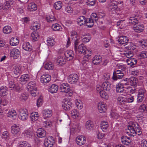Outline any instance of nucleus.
Wrapping results in <instances>:
<instances>
[{
	"instance_id": "8fccbe9b",
	"label": "nucleus",
	"mask_w": 147,
	"mask_h": 147,
	"mask_svg": "<svg viewBox=\"0 0 147 147\" xmlns=\"http://www.w3.org/2000/svg\"><path fill=\"white\" fill-rule=\"evenodd\" d=\"M144 93L142 92H140L138 95L137 98V101L138 102H141L144 97Z\"/></svg>"
},
{
	"instance_id": "7ed1b4c3",
	"label": "nucleus",
	"mask_w": 147,
	"mask_h": 147,
	"mask_svg": "<svg viewBox=\"0 0 147 147\" xmlns=\"http://www.w3.org/2000/svg\"><path fill=\"white\" fill-rule=\"evenodd\" d=\"M124 74L123 71L117 70L113 72L112 79L114 80H116L118 79L122 78Z\"/></svg>"
},
{
	"instance_id": "ea45409f",
	"label": "nucleus",
	"mask_w": 147,
	"mask_h": 147,
	"mask_svg": "<svg viewBox=\"0 0 147 147\" xmlns=\"http://www.w3.org/2000/svg\"><path fill=\"white\" fill-rule=\"evenodd\" d=\"M90 56L91 55L88 54L85 55L83 57V60L82 62V64L84 65L85 64H87L88 62L89 58Z\"/></svg>"
},
{
	"instance_id": "3c124183",
	"label": "nucleus",
	"mask_w": 147,
	"mask_h": 147,
	"mask_svg": "<svg viewBox=\"0 0 147 147\" xmlns=\"http://www.w3.org/2000/svg\"><path fill=\"white\" fill-rule=\"evenodd\" d=\"M86 25L88 27H91L94 24L93 19H86Z\"/></svg>"
},
{
	"instance_id": "f8f14e48",
	"label": "nucleus",
	"mask_w": 147,
	"mask_h": 147,
	"mask_svg": "<svg viewBox=\"0 0 147 147\" xmlns=\"http://www.w3.org/2000/svg\"><path fill=\"white\" fill-rule=\"evenodd\" d=\"M20 129L19 126L15 125L11 127V132L16 137L18 136L19 135V131Z\"/></svg>"
},
{
	"instance_id": "393cba45",
	"label": "nucleus",
	"mask_w": 147,
	"mask_h": 147,
	"mask_svg": "<svg viewBox=\"0 0 147 147\" xmlns=\"http://www.w3.org/2000/svg\"><path fill=\"white\" fill-rule=\"evenodd\" d=\"M101 57L100 56H95L92 60V63L95 65H97L101 61Z\"/></svg>"
},
{
	"instance_id": "37998d69",
	"label": "nucleus",
	"mask_w": 147,
	"mask_h": 147,
	"mask_svg": "<svg viewBox=\"0 0 147 147\" xmlns=\"http://www.w3.org/2000/svg\"><path fill=\"white\" fill-rule=\"evenodd\" d=\"M53 67V65L51 62L46 63L45 65V68L48 70H52Z\"/></svg>"
},
{
	"instance_id": "e433bc0d",
	"label": "nucleus",
	"mask_w": 147,
	"mask_h": 147,
	"mask_svg": "<svg viewBox=\"0 0 147 147\" xmlns=\"http://www.w3.org/2000/svg\"><path fill=\"white\" fill-rule=\"evenodd\" d=\"M20 53L19 50L16 48H14L11 51V54L12 55L13 57H17V55H19Z\"/></svg>"
},
{
	"instance_id": "412c9836",
	"label": "nucleus",
	"mask_w": 147,
	"mask_h": 147,
	"mask_svg": "<svg viewBox=\"0 0 147 147\" xmlns=\"http://www.w3.org/2000/svg\"><path fill=\"white\" fill-rule=\"evenodd\" d=\"M100 126L103 132H106L109 126L108 123L106 121H102Z\"/></svg>"
},
{
	"instance_id": "5fc2aeb1",
	"label": "nucleus",
	"mask_w": 147,
	"mask_h": 147,
	"mask_svg": "<svg viewBox=\"0 0 147 147\" xmlns=\"http://www.w3.org/2000/svg\"><path fill=\"white\" fill-rule=\"evenodd\" d=\"M129 22L131 24L135 26L138 24V21L137 19H129Z\"/></svg>"
},
{
	"instance_id": "a211bd4d",
	"label": "nucleus",
	"mask_w": 147,
	"mask_h": 147,
	"mask_svg": "<svg viewBox=\"0 0 147 147\" xmlns=\"http://www.w3.org/2000/svg\"><path fill=\"white\" fill-rule=\"evenodd\" d=\"M144 26L142 24H137L136 26L134 27L135 31L137 32H140L144 30Z\"/></svg>"
},
{
	"instance_id": "f3484780",
	"label": "nucleus",
	"mask_w": 147,
	"mask_h": 147,
	"mask_svg": "<svg viewBox=\"0 0 147 147\" xmlns=\"http://www.w3.org/2000/svg\"><path fill=\"white\" fill-rule=\"evenodd\" d=\"M38 137L42 138L45 137L46 135V133L45 131L42 128H39L37 131Z\"/></svg>"
},
{
	"instance_id": "7c9ffc66",
	"label": "nucleus",
	"mask_w": 147,
	"mask_h": 147,
	"mask_svg": "<svg viewBox=\"0 0 147 147\" xmlns=\"http://www.w3.org/2000/svg\"><path fill=\"white\" fill-rule=\"evenodd\" d=\"M28 9L30 11H35L37 9L36 5L33 2L29 4Z\"/></svg>"
},
{
	"instance_id": "f704fd0d",
	"label": "nucleus",
	"mask_w": 147,
	"mask_h": 147,
	"mask_svg": "<svg viewBox=\"0 0 147 147\" xmlns=\"http://www.w3.org/2000/svg\"><path fill=\"white\" fill-rule=\"evenodd\" d=\"M11 27L9 26H6L3 28V31L4 33L6 34L10 33L12 32Z\"/></svg>"
},
{
	"instance_id": "4d7b16f0",
	"label": "nucleus",
	"mask_w": 147,
	"mask_h": 147,
	"mask_svg": "<svg viewBox=\"0 0 147 147\" xmlns=\"http://www.w3.org/2000/svg\"><path fill=\"white\" fill-rule=\"evenodd\" d=\"M139 109L142 112H146L147 111L146 106L145 104L141 105L139 107Z\"/></svg>"
},
{
	"instance_id": "473e14b6",
	"label": "nucleus",
	"mask_w": 147,
	"mask_h": 147,
	"mask_svg": "<svg viewBox=\"0 0 147 147\" xmlns=\"http://www.w3.org/2000/svg\"><path fill=\"white\" fill-rule=\"evenodd\" d=\"M19 43V40L16 37L11 38L10 40V44L13 46L17 45Z\"/></svg>"
},
{
	"instance_id": "dca6fc26",
	"label": "nucleus",
	"mask_w": 147,
	"mask_h": 147,
	"mask_svg": "<svg viewBox=\"0 0 147 147\" xmlns=\"http://www.w3.org/2000/svg\"><path fill=\"white\" fill-rule=\"evenodd\" d=\"M101 87L104 90L109 91L111 88V85L109 82L106 81L102 83Z\"/></svg>"
},
{
	"instance_id": "f257e3e1",
	"label": "nucleus",
	"mask_w": 147,
	"mask_h": 147,
	"mask_svg": "<svg viewBox=\"0 0 147 147\" xmlns=\"http://www.w3.org/2000/svg\"><path fill=\"white\" fill-rule=\"evenodd\" d=\"M18 112L22 120H25L28 118V112L26 109H20L18 110Z\"/></svg>"
},
{
	"instance_id": "c756f323",
	"label": "nucleus",
	"mask_w": 147,
	"mask_h": 147,
	"mask_svg": "<svg viewBox=\"0 0 147 147\" xmlns=\"http://www.w3.org/2000/svg\"><path fill=\"white\" fill-rule=\"evenodd\" d=\"M7 87L2 86L0 88V95L2 96H5L6 95L7 92Z\"/></svg>"
},
{
	"instance_id": "c9c22d12",
	"label": "nucleus",
	"mask_w": 147,
	"mask_h": 147,
	"mask_svg": "<svg viewBox=\"0 0 147 147\" xmlns=\"http://www.w3.org/2000/svg\"><path fill=\"white\" fill-rule=\"evenodd\" d=\"M16 84L14 81L12 80L9 79L7 83V88H12L14 90V87L15 86Z\"/></svg>"
},
{
	"instance_id": "6e6552de",
	"label": "nucleus",
	"mask_w": 147,
	"mask_h": 147,
	"mask_svg": "<svg viewBox=\"0 0 147 147\" xmlns=\"http://www.w3.org/2000/svg\"><path fill=\"white\" fill-rule=\"evenodd\" d=\"M108 3L110 9L112 11H115L118 8L117 1L115 0H109Z\"/></svg>"
},
{
	"instance_id": "423d86ee",
	"label": "nucleus",
	"mask_w": 147,
	"mask_h": 147,
	"mask_svg": "<svg viewBox=\"0 0 147 147\" xmlns=\"http://www.w3.org/2000/svg\"><path fill=\"white\" fill-rule=\"evenodd\" d=\"M27 88L30 91H36L37 90V88L35 82L34 81L30 82L27 85Z\"/></svg>"
},
{
	"instance_id": "e2e57ef3",
	"label": "nucleus",
	"mask_w": 147,
	"mask_h": 147,
	"mask_svg": "<svg viewBox=\"0 0 147 147\" xmlns=\"http://www.w3.org/2000/svg\"><path fill=\"white\" fill-rule=\"evenodd\" d=\"M10 2H6L4 3V6H3V8L4 9H5L6 10L8 9L10 7Z\"/></svg>"
},
{
	"instance_id": "72a5a7b5",
	"label": "nucleus",
	"mask_w": 147,
	"mask_h": 147,
	"mask_svg": "<svg viewBox=\"0 0 147 147\" xmlns=\"http://www.w3.org/2000/svg\"><path fill=\"white\" fill-rule=\"evenodd\" d=\"M98 109L100 113L105 112L107 110L106 107L104 104H100L98 106Z\"/></svg>"
},
{
	"instance_id": "a18cd8bd",
	"label": "nucleus",
	"mask_w": 147,
	"mask_h": 147,
	"mask_svg": "<svg viewBox=\"0 0 147 147\" xmlns=\"http://www.w3.org/2000/svg\"><path fill=\"white\" fill-rule=\"evenodd\" d=\"M137 60L134 58H130L128 59L127 62L129 64H130L131 66L136 65L137 62Z\"/></svg>"
},
{
	"instance_id": "052dcab7",
	"label": "nucleus",
	"mask_w": 147,
	"mask_h": 147,
	"mask_svg": "<svg viewBox=\"0 0 147 147\" xmlns=\"http://www.w3.org/2000/svg\"><path fill=\"white\" fill-rule=\"evenodd\" d=\"M86 3L87 5L90 6H94L96 3V0H87Z\"/></svg>"
},
{
	"instance_id": "f03ea898",
	"label": "nucleus",
	"mask_w": 147,
	"mask_h": 147,
	"mask_svg": "<svg viewBox=\"0 0 147 147\" xmlns=\"http://www.w3.org/2000/svg\"><path fill=\"white\" fill-rule=\"evenodd\" d=\"M72 104L71 102L66 99H63L62 102V106L63 109L65 111H69L72 108Z\"/></svg>"
},
{
	"instance_id": "bb28decb",
	"label": "nucleus",
	"mask_w": 147,
	"mask_h": 147,
	"mask_svg": "<svg viewBox=\"0 0 147 147\" xmlns=\"http://www.w3.org/2000/svg\"><path fill=\"white\" fill-rule=\"evenodd\" d=\"M42 113L43 116L44 117V119H45L47 117L48 118L49 117H50L52 115V111L49 110V109L43 111Z\"/></svg>"
},
{
	"instance_id": "39448f33",
	"label": "nucleus",
	"mask_w": 147,
	"mask_h": 147,
	"mask_svg": "<svg viewBox=\"0 0 147 147\" xmlns=\"http://www.w3.org/2000/svg\"><path fill=\"white\" fill-rule=\"evenodd\" d=\"M78 75L75 74H71L68 78V82L71 84H75L78 81Z\"/></svg>"
},
{
	"instance_id": "864d4df0",
	"label": "nucleus",
	"mask_w": 147,
	"mask_h": 147,
	"mask_svg": "<svg viewBox=\"0 0 147 147\" xmlns=\"http://www.w3.org/2000/svg\"><path fill=\"white\" fill-rule=\"evenodd\" d=\"M47 41L48 46H52L55 44V41L50 38H48Z\"/></svg>"
},
{
	"instance_id": "79ce46f5",
	"label": "nucleus",
	"mask_w": 147,
	"mask_h": 147,
	"mask_svg": "<svg viewBox=\"0 0 147 147\" xmlns=\"http://www.w3.org/2000/svg\"><path fill=\"white\" fill-rule=\"evenodd\" d=\"M93 126V122L90 120H88L86 121V127L87 129L89 130L92 128Z\"/></svg>"
},
{
	"instance_id": "4c0bfd02",
	"label": "nucleus",
	"mask_w": 147,
	"mask_h": 147,
	"mask_svg": "<svg viewBox=\"0 0 147 147\" xmlns=\"http://www.w3.org/2000/svg\"><path fill=\"white\" fill-rule=\"evenodd\" d=\"M118 103L120 105H123L127 103L126 98L122 97H119L117 98Z\"/></svg>"
},
{
	"instance_id": "13d9d810",
	"label": "nucleus",
	"mask_w": 147,
	"mask_h": 147,
	"mask_svg": "<svg viewBox=\"0 0 147 147\" xmlns=\"http://www.w3.org/2000/svg\"><path fill=\"white\" fill-rule=\"evenodd\" d=\"M24 134V136L28 138H31L33 134L32 131L28 130H26L25 131Z\"/></svg>"
},
{
	"instance_id": "5701e85b",
	"label": "nucleus",
	"mask_w": 147,
	"mask_h": 147,
	"mask_svg": "<svg viewBox=\"0 0 147 147\" xmlns=\"http://www.w3.org/2000/svg\"><path fill=\"white\" fill-rule=\"evenodd\" d=\"M131 86H136L138 82V80L136 78L131 76L130 78V82Z\"/></svg>"
},
{
	"instance_id": "6e6d98bb",
	"label": "nucleus",
	"mask_w": 147,
	"mask_h": 147,
	"mask_svg": "<svg viewBox=\"0 0 147 147\" xmlns=\"http://www.w3.org/2000/svg\"><path fill=\"white\" fill-rule=\"evenodd\" d=\"M91 36L90 35L85 36L82 39V41L84 43H86L88 42L90 40Z\"/></svg>"
},
{
	"instance_id": "0eeeda50",
	"label": "nucleus",
	"mask_w": 147,
	"mask_h": 147,
	"mask_svg": "<svg viewBox=\"0 0 147 147\" xmlns=\"http://www.w3.org/2000/svg\"><path fill=\"white\" fill-rule=\"evenodd\" d=\"M77 51H78L80 53L84 54V55L85 54H87L88 52H89V51L87 50L86 47L84 46V45L83 44H82L79 45L77 50L76 51V52Z\"/></svg>"
},
{
	"instance_id": "603ef678",
	"label": "nucleus",
	"mask_w": 147,
	"mask_h": 147,
	"mask_svg": "<svg viewBox=\"0 0 147 147\" xmlns=\"http://www.w3.org/2000/svg\"><path fill=\"white\" fill-rule=\"evenodd\" d=\"M71 115L73 117V118H76L79 115V113L77 110L76 109H74L71 113Z\"/></svg>"
},
{
	"instance_id": "4be33fe9",
	"label": "nucleus",
	"mask_w": 147,
	"mask_h": 147,
	"mask_svg": "<svg viewBox=\"0 0 147 147\" xmlns=\"http://www.w3.org/2000/svg\"><path fill=\"white\" fill-rule=\"evenodd\" d=\"M58 86L55 84H53L49 88V91L51 93H53L57 92L58 90Z\"/></svg>"
},
{
	"instance_id": "ddd939ff",
	"label": "nucleus",
	"mask_w": 147,
	"mask_h": 147,
	"mask_svg": "<svg viewBox=\"0 0 147 147\" xmlns=\"http://www.w3.org/2000/svg\"><path fill=\"white\" fill-rule=\"evenodd\" d=\"M76 139L77 144L79 145H83L86 142V138L82 136L77 137Z\"/></svg>"
},
{
	"instance_id": "1a4fd4ad",
	"label": "nucleus",
	"mask_w": 147,
	"mask_h": 147,
	"mask_svg": "<svg viewBox=\"0 0 147 147\" xmlns=\"http://www.w3.org/2000/svg\"><path fill=\"white\" fill-rule=\"evenodd\" d=\"M51 80V77L48 74H43L41 77L40 81L43 83L49 82Z\"/></svg>"
},
{
	"instance_id": "cd10ccee",
	"label": "nucleus",
	"mask_w": 147,
	"mask_h": 147,
	"mask_svg": "<svg viewBox=\"0 0 147 147\" xmlns=\"http://www.w3.org/2000/svg\"><path fill=\"white\" fill-rule=\"evenodd\" d=\"M30 78L28 74H26L22 75L20 78V81L26 83L29 81Z\"/></svg>"
},
{
	"instance_id": "bf43d9fd",
	"label": "nucleus",
	"mask_w": 147,
	"mask_h": 147,
	"mask_svg": "<svg viewBox=\"0 0 147 147\" xmlns=\"http://www.w3.org/2000/svg\"><path fill=\"white\" fill-rule=\"evenodd\" d=\"M60 26L58 24H53L52 28L54 31H58L59 30Z\"/></svg>"
},
{
	"instance_id": "9d476101",
	"label": "nucleus",
	"mask_w": 147,
	"mask_h": 147,
	"mask_svg": "<svg viewBox=\"0 0 147 147\" xmlns=\"http://www.w3.org/2000/svg\"><path fill=\"white\" fill-rule=\"evenodd\" d=\"M65 55L67 60H72L74 56L73 51L71 50L66 51L64 54Z\"/></svg>"
},
{
	"instance_id": "49530a36",
	"label": "nucleus",
	"mask_w": 147,
	"mask_h": 147,
	"mask_svg": "<svg viewBox=\"0 0 147 147\" xmlns=\"http://www.w3.org/2000/svg\"><path fill=\"white\" fill-rule=\"evenodd\" d=\"M13 66L14 74L17 75H19L20 73V70L19 67L15 65H13Z\"/></svg>"
},
{
	"instance_id": "a878e982",
	"label": "nucleus",
	"mask_w": 147,
	"mask_h": 147,
	"mask_svg": "<svg viewBox=\"0 0 147 147\" xmlns=\"http://www.w3.org/2000/svg\"><path fill=\"white\" fill-rule=\"evenodd\" d=\"M125 48L127 49L133 51L136 48V46L134 45L133 43L131 42H128L125 45Z\"/></svg>"
},
{
	"instance_id": "2eb2a0df",
	"label": "nucleus",
	"mask_w": 147,
	"mask_h": 147,
	"mask_svg": "<svg viewBox=\"0 0 147 147\" xmlns=\"http://www.w3.org/2000/svg\"><path fill=\"white\" fill-rule=\"evenodd\" d=\"M121 139L122 143L126 145H128L131 142L130 138L126 136H122Z\"/></svg>"
},
{
	"instance_id": "69168bd1",
	"label": "nucleus",
	"mask_w": 147,
	"mask_h": 147,
	"mask_svg": "<svg viewBox=\"0 0 147 147\" xmlns=\"http://www.w3.org/2000/svg\"><path fill=\"white\" fill-rule=\"evenodd\" d=\"M80 20H78L77 21L78 24L80 26H81L84 24H86V19H84V20H81V19H79Z\"/></svg>"
},
{
	"instance_id": "09e8293b",
	"label": "nucleus",
	"mask_w": 147,
	"mask_h": 147,
	"mask_svg": "<svg viewBox=\"0 0 147 147\" xmlns=\"http://www.w3.org/2000/svg\"><path fill=\"white\" fill-rule=\"evenodd\" d=\"M125 56L127 57V58H130L133 56V53L132 51H125L123 53Z\"/></svg>"
},
{
	"instance_id": "680f3d73",
	"label": "nucleus",
	"mask_w": 147,
	"mask_h": 147,
	"mask_svg": "<svg viewBox=\"0 0 147 147\" xmlns=\"http://www.w3.org/2000/svg\"><path fill=\"white\" fill-rule=\"evenodd\" d=\"M20 98L21 101H24L26 100L28 98V96L25 94H22L20 96Z\"/></svg>"
},
{
	"instance_id": "c03bdc74",
	"label": "nucleus",
	"mask_w": 147,
	"mask_h": 147,
	"mask_svg": "<svg viewBox=\"0 0 147 147\" xmlns=\"http://www.w3.org/2000/svg\"><path fill=\"white\" fill-rule=\"evenodd\" d=\"M99 93L100 97L102 98H104L106 99L108 98V96L107 93L105 91L101 90L99 92Z\"/></svg>"
},
{
	"instance_id": "de8ad7c7",
	"label": "nucleus",
	"mask_w": 147,
	"mask_h": 147,
	"mask_svg": "<svg viewBox=\"0 0 147 147\" xmlns=\"http://www.w3.org/2000/svg\"><path fill=\"white\" fill-rule=\"evenodd\" d=\"M18 144V147H30V145L26 141L20 142Z\"/></svg>"
},
{
	"instance_id": "aec40b11",
	"label": "nucleus",
	"mask_w": 147,
	"mask_h": 147,
	"mask_svg": "<svg viewBox=\"0 0 147 147\" xmlns=\"http://www.w3.org/2000/svg\"><path fill=\"white\" fill-rule=\"evenodd\" d=\"M129 40L127 37L126 36H121L118 39L119 42L121 44H126L128 43Z\"/></svg>"
},
{
	"instance_id": "9b49d317",
	"label": "nucleus",
	"mask_w": 147,
	"mask_h": 147,
	"mask_svg": "<svg viewBox=\"0 0 147 147\" xmlns=\"http://www.w3.org/2000/svg\"><path fill=\"white\" fill-rule=\"evenodd\" d=\"M132 130L130 131V132L133 134H137V133H139L138 135L139 134L141 133L142 131H141V127L139 126V124L136 123L133 129H132Z\"/></svg>"
},
{
	"instance_id": "6ab92c4d",
	"label": "nucleus",
	"mask_w": 147,
	"mask_h": 147,
	"mask_svg": "<svg viewBox=\"0 0 147 147\" xmlns=\"http://www.w3.org/2000/svg\"><path fill=\"white\" fill-rule=\"evenodd\" d=\"M22 48L25 51H31L32 50V46L28 42H24L22 46Z\"/></svg>"
},
{
	"instance_id": "20e7f679",
	"label": "nucleus",
	"mask_w": 147,
	"mask_h": 147,
	"mask_svg": "<svg viewBox=\"0 0 147 147\" xmlns=\"http://www.w3.org/2000/svg\"><path fill=\"white\" fill-rule=\"evenodd\" d=\"M60 89L61 92L64 93H67L70 91H72L70 86L67 83H63L61 84L60 86Z\"/></svg>"
},
{
	"instance_id": "58836bf2",
	"label": "nucleus",
	"mask_w": 147,
	"mask_h": 147,
	"mask_svg": "<svg viewBox=\"0 0 147 147\" xmlns=\"http://www.w3.org/2000/svg\"><path fill=\"white\" fill-rule=\"evenodd\" d=\"M31 36L32 38L33 42L38 40L39 38L38 33L35 31L33 32L31 34Z\"/></svg>"
},
{
	"instance_id": "a19ab883",
	"label": "nucleus",
	"mask_w": 147,
	"mask_h": 147,
	"mask_svg": "<svg viewBox=\"0 0 147 147\" xmlns=\"http://www.w3.org/2000/svg\"><path fill=\"white\" fill-rule=\"evenodd\" d=\"M62 3L60 1H58L55 3L54 5V7L57 10H59L62 7Z\"/></svg>"
},
{
	"instance_id": "c85d7f7f",
	"label": "nucleus",
	"mask_w": 147,
	"mask_h": 147,
	"mask_svg": "<svg viewBox=\"0 0 147 147\" xmlns=\"http://www.w3.org/2000/svg\"><path fill=\"white\" fill-rule=\"evenodd\" d=\"M7 114V117L13 119H15L16 117L17 113L16 111L14 110L9 111Z\"/></svg>"
},
{
	"instance_id": "4468645a",
	"label": "nucleus",
	"mask_w": 147,
	"mask_h": 147,
	"mask_svg": "<svg viewBox=\"0 0 147 147\" xmlns=\"http://www.w3.org/2000/svg\"><path fill=\"white\" fill-rule=\"evenodd\" d=\"M55 143V141L52 140L51 141L49 139H45L44 142V145L46 147H52Z\"/></svg>"
},
{
	"instance_id": "0e129e2a",
	"label": "nucleus",
	"mask_w": 147,
	"mask_h": 147,
	"mask_svg": "<svg viewBox=\"0 0 147 147\" xmlns=\"http://www.w3.org/2000/svg\"><path fill=\"white\" fill-rule=\"evenodd\" d=\"M135 123V122H130L129 124L128 125V129L130 131L131 130H132V129H133L134 127V126Z\"/></svg>"
},
{
	"instance_id": "774afa93",
	"label": "nucleus",
	"mask_w": 147,
	"mask_h": 147,
	"mask_svg": "<svg viewBox=\"0 0 147 147\" xmlns=\"http://www.w3.org/2000/svg\"><path fill=\"white\" fill-rule=\"evenodd\" d=\"M141 147H147V141L144 140L141 142Z\"/></svg>"
},
{
	"instance_id": "2f4dec72",
	"label": "nucleus",
	"mask_w": 147,
	"mask_h": 147,
	"mask_svg": "<svg viewBox=\"0 0 147 147\" xmlns=\"http://www.w3.org/2000/svg\"><path fill=\"white\" fill-rule=\"evenodd\" d=\"M66 62V60L61 56L59 57L57 61V64L61 66H62L65 64Z\"/></svg>"
},
{
	"instance_id": "338daca9",
	"label": "nucleus",
	"mask_w": 147,
	"mask_h": 147,
	"mask_svg": "<svg viewBox=\"0 0 147 147\" xmlns=\"http://www.w3.org/2000/svg\"><path fill=\"white\" fill-rule=\"evenodd\" d=\"M140 56L142 58H145L147 57V53L145 51H142L140 54Z\"/></svg>"
},
{
	"instance_id": "b1692460",
	"label": "nucleus",
	"mask_w": 147,
	"mask_h": 147,
	"mask_svg": "<svg viewBox=\"0 0 147 147\" xmlns=\"http://www.w3.org/2000/svg\"><path fill=\"white\" fill-rule=\"evenodd\" d=\"M124 84L121 82H119L116 85V91L118 92H121L124 90Z\"/></svg>"
}]
</instances>
